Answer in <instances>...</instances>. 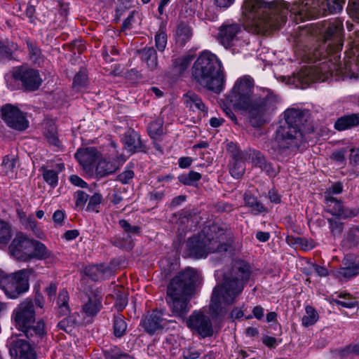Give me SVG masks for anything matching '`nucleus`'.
I'll return each instance as SVG.
<instances>
[{
  "instance_id": "nucleus-20",
  "label": "nucleus",
  "mask_w": 359,
  "mask_h": 359,
  "mask_svg": "<svg viewBox=\"0 0 359 359\" xmlns=\"http://www.w3.org/2000/svg\"><path fill=\"white\" fill-rule=\"evenodd\" d=\"M87 301L82 306V311L88 316H94L102 308V294L98 290H91L87 294Z\"/></svg>"
},
{
  "instance_id": "nucleus-51",
  "label": "nucleus",
  "mask_w": 359,
  "mask_h": 359,
  "mask_svg": "<svg viewBox=\"0 0 359 359\" xmlns=\"http://www.w3.org/2000/svg\"><path fill=\"white\" fill-rule=\"evenodd\" d=\"M331 231L334 235L340 234L343 231V224L334 219H328Z\"/></svg>"
},
{
  "instance_id": "nucleus-48",
  "label": "nucleus",
  "mask_w": 359,
  "mask_h": 359,
  "mask_svg": "<svg viewBox=\"0 0 359 359\" xmlns=\"http://www.w3.org/2000/svg\"><path fill=\"white\" fill-rule=\"evenodd\" d=\"M348 11L352 18L359 21V0H349Z\"/></svg>"
},
{
  "instance_id": "nucleus-14",
  "label": "nucleus",
  "mask_w": 359,
  "mask_h": 359,
  "mask_svg": "<svg viewBox=\"0 0 359 359\" xmlns=\"http://www.w3.org/2000/svg\"><path fill=\"white\" fill-rule=\"evenodd\" d=\"M32 246L33 240L29 239L23 233L18 232L9 245V252L16 259L27 262Z\"/></svg>"
},
{
  "instance_id": "nucleus-62",
  "label": "nucleus",
  "mask_w": 359,
  "mask_h": 359,
  "mask_svg": "<svg viewBox=\"0 0 359 359\" xmlns=\"http://www.w3.org/2000/svg\"><path fill=\"white\" fill-rule=\"evenodd\" d=\"M269 177H273L276 175V170L272 166L271 163H266L262 168Z\"/></svg>"
},
{
  "instance_id": "nucleus-53",
  "label": "nucleus",
  "mask_w": 359,
  "mask_h": 359,
  "mask_svg": "<svg viewBox=\"0 0 359 359\" xmlns=\"http://www.w3.org/2000/svg\"><path fill=\"white\" fill-rule=\"evenodd\" d=\"M14 49H15V46L14 44H12L11 47H10L8 45H5L0 41V58L11 57Z\"/></svg>"
},
{
  "instance_id": "nucleus-26",
  "label": "nucleus",
  "mask_w": 359,
  "mask_h": 359,
  "mask_svg": "<svg viewBox=\"0 0 359 359\" xmlns=\"http://www.w3.org/2000/svg\"><path fill=\"white\" fill-rule=\"evenodd\" d=\"M359 126V113L345 115L339 118L334 123L337 130H344Z\"/></svg>"
},
{
  "instance_id": "nucleus-57",
  "label": "nucleus",
  "mask_w": 359,
  "mask_h": 359,
  "mask_svg": "<svg viewBox=\"0 0 359 359\" xmlns=\"http://www.w3.org/2000/svg\"><path fill=\"white\" fill-rule=\"evenodd\" d=\"M349 156L350 163L354 165H359V148L351 149Z\"/></svg>"
},
{
  "instance_id": "nucleus-49",
  "label": "nucleus",
  "mask_w": 359,
  "mask_h": 359,
  "mask_svg": "<svg viewBox=\"0 0 359 359\" xmlns=\"http://www.w3.org/2000/svg\"><path fill=\"white\" fill-rule=\"evenodd\" d=\"M88 194L83 191H78L74 194L75 204L77 208L82 209L88 200Z\"/></svg>"
},
{
  "instance_id": "nucleus-3",
  "label": "nucleus",
  "mask_w": 359,
  "mask_h": 359,
  "mask_svg": "<svg viewBox=\"0 0 359 359\" xmlns=\"http://www.w3.org/2000/svg\"><path fill=\"white\" fill-rule=\"evenodd\" d=\"M307 111L287 109L284 112L285 123L276 130L270 149L278 158L288 157L295 153L305 142L304 128L308 122Z\"/></svg>"
},
{
  "instance_id": "nucleus-18",
  "label": "nucleus",
  "mask_w": 359,
  "mask_h": 359,
  "mask_svg": "<svg viewBox=\"0 0 359 359\" xmlns=\"http://www.w3.org/2000/svg\"><path fill=\"white\" fill-rule=\"evenodd\" d=\"M241 31V27L238 23H224L219 29L217 39L224 48H229L238 40Z\"/></svg>"
},
{
  "instance_id": "nucleus-50",
  "label": "nucleus",
  "mask_w": 359,
  "mask_h": 359,
  "mask_svg": "<svg viewBox=\"0 0 359 359\" xmlns=\"http://www.w3.org/2000/svg\"><path fill=\"white\" fill-rule=\"evenodd\" d=\"M343 191V184L341 182H337L332 184L325 192V198H326V195H329L330 196H333V194H341Z\"/></svg>"
},
{
  "instance_id": "nucleus-28",
  "label": "nucleus",
  "mask_w": 359,
  "mask_h": 359,
  "mask_svg": "<svg viewBox=\"0 0 359 359\" xmlns=\"http://www.w3.org/2000/svg\"><path fill=\"white\" fill-rule=\"evenodd\" d=\"M118 169V165L116 162L111 161L106 158L98 161L96 166L95 172L97 176L103 177L114 173Z\"/></svg>"
},
{
  "instance_id": "nucleus-30",
  "label": "nucleus",
  "mask_w": 359,
  "mask_h": 359,
  "mask_svg": "<svg viewBox=\"0 0 359 359\" xmlns=\"http://www.w3.org/2000/svg\"><path fill=\"white\" fill-rule=\"evenodd\" d=\"M236 156L251 161L254 166L259 167L261 169L266 163L264 155L260 151L255 150L243 151V154H237Z\"/></svg>"
},
{
  "instance_id": "nucleus-31",
  "label": "nucleus",
  "mask_w": 359,
  "mask_h": 359,
  "mask_svg": "<svg viewBox=\"0 0 359 359\" xmlns=\"http://www.w3.org/2000/svg\"><path fill=\"white\" fill-rule=\"evenodd\" d=\"M141 59L144 62L151 70L155 69L158 65V57L153 47H145L139 51Z\"/></svg>"
},
{
  "instance_id": "nucleus-22",
  "label": "nucleus",
  "mask_w": 359,
  "mask_h": 359,
  "mask_svg": "<svg viewBox=\"0 0 359 359\" xmlns=\"http://www.w3.org/2000/svg\"><path fill=\"white\" fill-rule=\"evenodd\" d=\"M344 266L337 273L340 277L351 278L359 274V259L354 255H347L343 260Z\"/></svg>"
},
{
  "instance_id": "nucleus-46",
  "label": "nucleus",
  "mask_w": 359,
  "mask_h": 359,
  "mask_svg": "<svg viewBox=\"0 0 359 359\" xmlns=\"http://www.w3.org/2000/svg\"><path fill=\"white\" fill-rule=\"evenodd\" d=\"M43 177L53 187L57 184V173L53 170H45L43 172Z\"/></svg>"
},
{
  "instance_id": "nucleus-58",
  "label": "nucleus",
  "mask_w": 359,
  "mask_h": 359,
  "mask_svg": "<svg viewBox=\"0 0 359 359\" xmlns=\"http://www.w3.org/2000/svg\"><path fill=\"white\" fill-rule=\"evenodd\" d=\"M69 180L71 183L75 186L80 187L82 188L87 187V183L77 175H71L69 177Z\"/></svg>"
},
{
  "instance_id": "nucleus-19",
  "label": "nucleus",
  "mask_w": 359,
  "mask_h": 359,
  "mask_svg": "<svg viewBox=\"0 0 359 359\" xmlns=\"http://www.w3.org/2000/svg\"><path fill=\"white\" fill-rule=\"evenodd\" d=\"M325 202L329 208V212L332 215L338 216L343 219L355 217L359 213L358 208L350 209L348 208H345L341 201L337 200L334 196L326 195Z\"/></svg>"
},
{
  "instance_id": "nucleus-24",
  "label": "nucleus",
  "mask_w": 359,
  "mask_h": 359,
  "mask_svg": "<svg viewBox=\"0 0 359 359\" xmlns=\"http://www.w3.org/2000/svg\"><path fill=\"white\" fill-rule=\"evenodd\" d=\"M124 147L128 151L135 153L144 150V144L141 140L140 135L134 130H128L124 134L123 138Z\"/></svg>"
},
{
  "instance_id": "nucleus-15",
  "label": "nucleus",
  "mask_w": 359,
  "mask_h": 359,
  "mask_svg": "<svg viewBox=\"0 0 359 359\" xmlns=\"http://www.w3.org/2000/svg\"><path fill=\"white\" fill-rule=\"evenodd\" d=\"M2 118L7 125L18 130H24L28 127L24 114L12 104H6L1 108Z\"/></svg>"
},
{
  "instance_id": "nucleus-38",
  "label": "nucleus",
  "mask_w": 359,
  "mask_h": 359,
  "mask_svg": "<svg viewBox=\"0 0 359 359\" xmlns=\"http://www.w3.org/2000/svg\"><path fill=\"white\" fill-rule=\"evenodd\" d=\"M245 204L252 208V212L257 215L264 210V205L257 201V198L249 193H245L244 196Z\"/></svg>"
},
{
  "instance_id": "nucleus-45",
  "label": "nucleus",
  "mask_w": 359,
  "mask_h": 359,
  "mask_svg": "<svg viewBox=\"0 0 359 359\" xmlns=\"http://www.w3.org/2000/svg\"><path fill=\"white\" fill-rule=\"evenodd\" d=\"M87 81V75L85 72L80 71L74 76L73 81V88L79 90L86 86Z\"/></svg>"
},
{
  "instance_id": "nucleus-42",
  "label": "nucleus",
  "mask_w": 359,
  "mask_h": 359,
  "mask_svg": "<svg viewBox=\"0 0 359 359\" xmlns=\"http://www.w3.org/2000/svg\"><path fill=\"white\" fill-rule=\"evenodd\" d=\"M44 135L50 144L56 147H60V140L57 137V129L54 125H50L46 129Z\"/></svg>"
},
{
  "instance_id": "nucleus-4",
  "label": "nucleus",
  "mask_w": 359,
  "mask_h": 359,
  "mask_svg": "<svg viewBox=\"0 0 359 359\" xmlns=\"http://www.w3.org/2000/svg\"><path fill=\"white\" fill-rule=\"evenodd\" d=\"M232 232L226 224L213 223L196 236L189 238L185 252L189 257L200 259L209 253L225 252L232 241Z\"/></svg>"
},
{
  "instance_id": "nucleus-13",
  "label": "nucleus",
  "mask_w": 359,
  "mask_h": 359,
  "mask_svg": "<svg viewBox=\"0 0 359 359\" xmlns=\"http://www.w3.org/2000/svg\"><path fill=\"white\" fill-rule=\"evenodd\" d=\"M187 326L199 334L202 338L212 337L214 333L212 323L210 317L203 312L194 311L187 321Z\"/></svg>"
},
{
  "instance_id": "nucleus-41",
  "label": "nucleus",
  "mask_w": 359,
  "mask_h": 359,
  "mask_svg": "<svg viewBox=\"0 0 359 359\" xmlns=\"http://www.w3.org/2000/svg\"><path fill=\"white\" fill-rule=\"evenodd\" d=\"M201 178V175L195 171H190L188 174H183L178 177L179 181L184 185H192Z\"/></svg>"
},
{
  "instance_id": "nucleus-52",
  "label": "nucleus",
  "mask_w": 359,
  "mask_h": 359,
  "mask_svg": "<svg viewBox=\"0 0 359 359\" xmlns=\"http://www.w3.org/2000/svg\"><path fill=\"white\" fill-rule=\"evenodd\" d=\"M121 227L128 233L136 234L139 232L140 228L137 226H131L126 220L121 219L119 221Z\"/></svg>"
},
{
  "instance_id": "nucleus-35",
  "label": "nucleus",
  "mask_w": 359,
  "mask_h": 359,
  "mask_svg": "<svg viewBox=\"0 0 359 359\" xmlns=\"http://www.w3.org/2000/svg\"><path fill=\"white\" fill-rule=\"evenodd\" d=\"M69 294L67 290H62L60 292L57 302L58 305L57 313L60 316H66L69 313Z\"/></svg>"
},
{
  "instance_id": "nucleus-12",
  "label": "nucleus",
  "mask_w": 359,
  "mask_h": 359,
  "mask_svg": "<svg viewBox=\"0 0 359 359\" xmlns=\"http://www.w3.org/2000/svg\"><path fill=\"white\" fill-rule=\"evenodd\" d=\"M13 76L16 81L21 83L25 90L28 91L37 90L42 82L37 70L22 66L13 71Z\"/></svg>"
},
{
  "instance_id": "nucleus-63",
  "label": "nucleus",
  "mask_w": 359,
  "mask_h": 359,
  "mask_svg": "<svg viewBox=\"0 0 359 359\" xmlns=\"http://www.w3.org/2000/svg\"><path fill=\"white\" fill-rule=\"evenodd\" d=\"M148 196L151 201H160L164 197L163 192L153 191L148 194Z\"/></svg>"
},
{
  "instance_id": "nucleus-7",
  "label": "nucleus",
  "mask_w": 359,
  "mask_h": 359,
  "mask_svg": "<svg viewBox=\"0 0 359 359\" xmlns=\"http://www.w3.org/2000/svg\"><path fill=\"white\" fill-rule=\"evenodd\" d=\"M243 23L247 29L259 34L275 25L273 16L279 8L273 2L263 0H245L243 6Z\"/></svg>"
},
{
  "instance_id": "nucleus-36",
  "label": "nucleus",
  "mask_w": 359,
  "mask_h": 359,
  "mask_svg": "<svg viewBox=\"0 0 359 359\" xmlns=\"http://www.w3.org/2000/svg\"><path fill=\"white\" fill-rule=\"evenodd\" d=\"M17 168V159L15 156H6L4 157L1 168L5 175L13 177Z\"/></svg>"
},
{
  "instance_id": "nucleus-32",
  "label": "nucleus",
  "mask_w": 359,
  "mask_h": 359,
  "mask_svg": "<svg viewBox=\"0 0 359 359\" xmlns=\"http://www.w3.org/2000/svg\"><path fill=\"white\" fill-rule=\"evenodd\" d=\"M194 59V56L190 54H185L172 60V67L173 72L176 74H182L189 66Z\"/></svg>"
},
{
  "instance_id": "nucleus-56",
  "label": "nucleus",
  "mask_w": 359,
  "mask_h": 359,
  "mask_svg": "<svg viewBox=\"0 0 359 359\" xmlns=\"http://www.w3.org/2000/svg\"><path fill=\"white\" fill-rule=\"evenodd\" d=\"M27 48L29 50V53L30 57L34 60H36L38 56L40 55V50L37 48L32 42L27 41Z\"/></svg>"
},
{
  "instance_id": "nucleus-64",
  "label": "nucleus",
  "mask_w": 359,
  "mask_h": 359,
  "mask_svg": "<svg viewBox=\"0 0 359 359\" xmlns=\"http://www.w3.org/2000/svg\"><path fill=\"white\" fill-rule=\"evenodd\" d=\"M216 208L218 211L226 212H231L233 210V206L231 204L223 202L218 203Z\"/></svg>"
},
{
  "instance_id": "nucleus-59",
  "label": "nucleus",
  "mask_w": 359,
  "mask_h": 359,
  "mask_svg": "<svg viewBox=\"0 0 359 359\" xmlns=\"http://www.w3.org/2000/svg\"><path fill=\"white\" fill-rule=\"evenodd\" d=\"M101 196L99 194L93 195L89 200L88 204V209H94L95 207L99 205L101 202Z\"/></svg>"
},
{
  "instance_id": "nucleus-39",
  "label": "nucleus",
  "mask_w": 359,
  "mask_h": 359,
  "mask_svg": "<svg viewBox=\"0 0 359 359\" xmlns=\"http://www.w3.org/2000/svg\"><path fill=\"white\" fill-rule=\"evenodd\" d=\"M148 133L149 136L154 140L161 137L163 134V121L157 119L150 123L148 126Z\"/></svg>"
},
{
  "instance_id": "nucleus-21",
  "label": "nucleus",
  "mask_w": 359,
  "mask_h": 359,
  "mask_svg": "<svg viewBox=\"0 0 359 359\" xmlns=\"http://www.w3.org/2000/svg\"><path fill=\"white\" fill-rule=\"evenodd\" d=\"M75 158L84 170L90 171L98 159V152L95 147L79 149L75 154Z\"/></svg>"
},
{
  "instance_id": "nucleus-43",
  "label": "nucleus",
  "mask_w": 359,
  "mask_h": 359,
  "mask_svg": "<svg viewBox=\"0 0 359 359\" xmlns=\"http://www.w3.org/2000/svg\"><path fill=\"white\" fill-rule=\"evenodd\" d=\"M76 325V319L73 316H67L65 318L57 324V327L67 333L72 332Z\"/></svg>"
},
{
  "instance_id": "nucleus-29",
  "label": "nucleus",
  "mask_w": 359,
  "mask_h": 359,
  "mask_svg": "<svg viewBox=\"0 0 359 359\" xmlns=\"http://www.w3.org/2000/svg\"><path fill=\"white\" fill-rule=\"evenodd\" d=\"M50 256L51 252L47 249L44 244L37 241H33V246L31 248L28 261L32 259H46Z\"/></svg>"
},
{
  "instance_id": "nucleus-25",
  "label": "nucleus",
  "mask_w": 359,
  "mask_h": 359,
  "mask_svg": "<svg viewBox=\"0 0 359 359\" xmlns=\"http://www.w3.org/2000/svg\"><path fill=\"white\" fill-rule=\"evenodd\" d=\"M233 163L229 169L231 176L236 179L241 178L245 170V162L247 161L244 158H238L237 154H243V151L236 149L231 151Z\"/></svg>"
},
{
  "instance_id": "nucleus-61",
  "label": "nucleus",
  "mask_w": 359,
  "mask_h": 359,
  "mask_svg": "<svg viewBox=\"0 0 359 359\" xmlns=\"http://www.w3.org/2000/svg\"><path fill=\"white\" fill-rule=\"evenodd\" d=\"M128 299L125 296H120L116 301L115 306L118 311H122L127 305Z\"/></svg>"
},
{
  "instance_id": "nucleus-1",
  "label": "nucleus",
  "mask_w": 359,
  "mask_h": 359,
  "mask_svg": "<svg viewBox=\"0 0 359 359\" xmlns=\"http://www.w3.org/2000/svg\"><path fill=\"white\" fill-rule=\"evenodd\" d=\"M253 87L250 77L241 78L235 83L229 99L233 106L248 111L253 127H259L266 122L267 114L273 111L278 100L269 90H263L262 94H253Z\"/></svg>"
},
{
  "instance_id": "nucleus-60",
  "label": "nucleus",
  "mask_w": 359,
  "mask_h": 359,
  "mask_svg": "<svg viewBox=\"0 0 359 359\" xmlns=\"http://www.w3.org/2000/svg\"><path fill=\"white\" fill-rule=\"evenodd\" d=\"M331 158L337 162L343 163L345 161V151L340 150L333 152Z\"/></svg>"
},
{
  "instance_id": "nucleus-54",
  "label": "nucleus",
  "mask_w": 359,
  "mask_h": 359,
  "mask_svg": "<svg viewBox=\"0 0 359 359\" xmlns=\"http://www.w3.org/2000/svg\"><path fill=\"white\" fill-rule=\"evenodd\" d=\"M134 177V172L131 170H127L121 172L117 176V180L123 184H128L129 181Z\"/></svg>"
},
{
  "instance_id": "nucleus-37",
  "label": "nucleus",
  "mask_w": 359,
  "mask_h": 359,
  "mask_svg": "<svg viewBox=\"0 0 359 359\" xmlns=\"http://www.w3.org/2000/svg\"><path fill=\"white\" fill-rule=\"evenodd\" d=\"M306 314L302 317V322L304 327H309L314 325L318 320V314L311 306H306Z\"/></svg>"
},
{
  "instance_id": "nucleus-2",
  "label": "nucleus",
  "mask_w": 359,
  "mask_h": 359,
  "mask_svg": "<svg viewBox=\"0 0 359 359\" xmlns=\"http://www.w3.org/2000/svg\"><path fill=\"white\" fill-rule=\"evenodd\" d=\"M251 268L243 260H234L231 268L224 274L222 283L215 287L210 304L213 318H222L227 313V306L231 305L241 294L250 279Z\"/></svg>"
},
{
  "instance_id": "nucleus-23",
  "label": "nucleus",
  "mask_w": 359,
  "mask_h": 359,
  "mask_svg": "<svg viewBox=\"0 0 359 359\" xmlns=\"http://www.w3.org/2000/svg\"><path fill=\"white\" fill-rule=\"evenodd\" d=\"M182 101L185 107L194 112H203L204 115L208 112L201 97L193 91L185 93Z\"/></svg>"
},
{
  "instance_id": "nucleus-44",
  "label": "nucleus",
  "mask_w": 359,
  "mask_h": 359,
  "mask_svg": "<svg viewBox=\"0 0 359 359\" xmlns=\"http://www.w3.org/2000/svg\"><path fill=\"white\" fill-rule=\"evenodd\" d=\"M155 43L156 48L159 51L162 52L165 50L167 44V34L162 28H160L155 35Z\"/></svg>"
},
{
  "instance_id": "nucleus-34",
  "label": "nucleus",
  "mask_w": 359,
  "mask_h": 359,
  "mask_svg": "<svg viewBox=\"0 0 359 359\" xmlns=\"http://www.w3.org/2000/svg\"><path fill=\"white\" fill-rule=\"evenodd\" d=\"M127 327L125 318L122 315L118 314L114 316L113 320V332L115 337L120 338L125 335Z\"/></svg>"
},
{
  "instance_id": "nucleus-5",
  "label": "nucleus",
  "mask_w": 359,
  "mask_h": 359,
  "mask_svg": "<svg viewBox=\"0 0 359 359\" xmlns=\"http://www.w3.org/2000/svg\"><path fill=\"white\" fill-rule=\"evenodd\" d=\"M222 65L217 56L210 52L202 53L191 68L193 80L201 87L219 93L224 82Z\"/></svg>"
},
{
  "instance_id": "nucleus-55",
  "label": "nucleus",
  "mask_w": 359,
  "mask_h": 359,
  "mask_svg": "<svg viewBox=\"0 0 359 359\" xmlns=\"http://www.w3.org/2000/svg\"><path fill=\"white\" fill-rule=\"evenodd\" d=\"M109 50H104L103 51V57L104 58V60L107 61V62H113L116 60V58L114 57V56H116L117 54H118V51L117 50L113 47V46H110L109 48Z\"/></svg>"
},
{
  "instance_id": "nucleus-40",
  "label": "nucleus",
  "mask_w": 359,
  "mask_h": 359,
  "mask_svg": "<svg viewBox=\"0 0 359 359\" xmlns=\"http://www.w3.org/2000/svg\"><path fill=\"white\" fill-rule=\"evenodd\" d=\"M12 236L11 228L8 223L0 220V245H6Z\"/></svg>"
},
{
  "instance_id": "nucleus-10",
  "label": "nucleus",
  "mask_w": 359,
  "mask_h": 359,
  "mask_svg": "<svg viewBox=\"0 0 359 359\" xmlns=\"http://www.w3.org/2000/svg\"><path fill=\"white\" fill-rule=\"evenodd\" d=\"M342 32L343 24L340 20L335 19L329 23L325 32L324 42L319 50L321 57L334 55V58L337 59V54L341 50L343 46Z\"/></svg>"
},
{
  "instance_id": "nucleus-11",
  "label": "nucleus",
  "mask_w": 359,
  "mask_h": 359,
  "mask_svg": "<svg viewBox=\"0 0 359 359\" xmlns=\"http://www.w3.org/2000/svg\"><path fill=\"white\" fill-rule=\"evenodd\" d=\"M33 269H24L7 276L4 281L5 294L11 299H16L29 290V277L34 274Z\"/></svg>"
},
{
  "instance_id": "nucleus-9",
  "label": "nucleus",
  "mask_w": 359,
  "mask_h": 359,
  "mask_svg": "<svg viewBox=\"0 0 359 359\" xmlns=\"http://www.w3.org/2000/svg\"><path fill=\"white\" fill-rule=\"evenodd\" d=\"M344 2V0H303L294 4L290 11L304 20L320 15L337 13L342 10Z\"/></svg>"
},
{
  "instance_id": "nucleus-16",
  "label": "nucleus",
  "mask_w": 359,
  "mask_h": 359,
  "mask_svg": "<svg viewBox=\"0 0 359 359\" xmlns=\"http://www.w3.org/2000/svg\"><path fill=\"white\" fill-rule=\"evenodd\" d=\"M166 316L163 311L155 310L142 318L141 325L148 334H154L167 325L169 320L165 318Z\"/></svg>"
},
{
  "instance_id": "nucleus-47",
  "label": "nucleus",
  "mask_w": 359,
  "mask_h": 359,
  "mask_svg": "<svg viewBox=\"0 0 359 359\" xmlns=\"http://www.w3.org/2000/svg\"><path fill=\"white\" fill-rule=\"evenodd\" d=\"M22 225L25 226V227L27 229L32 230L35 234L37 236H39L40 233V229L37 227L36 221L34 218L32 216H29L27 218H25L22 220Z\"/></svg>"
},
{
  "instance_id": "nucleus-8",
  "label": "nucleus",
  "mask_w": 359,
  "mask_h": 359,
  "mask_svg": "<svg viewBox=\"0 0 359 359\" xmlns=\"http://www.w3.org/2000/svg\"><path fill=\"white\" fill-rule=\"evenodd\" d=\"M12 318L16 327L22 331L32 343L38 344L46 334L45 325L41 320L35 325L34 302L26 299L14 309Z\"/></svg>"
},
{
  "instance_id": "nucleus-27",
  "label": "nucleus",
  "mask_w": 359,
  "mask_h": 359,
  "mask_svg": "<svg viewBox=\"0 0 359 359\" xmlns=\"http://www.w3.org/2000/svg\"><path fill=\"white\" fill-rule=\"evenodd\" d=\"M86 273L93 280L97 281L106 278L111 273L109 267L103 264L95 265L86 269Z\"/></svg>"
},
{
  "instance_id": "nucleus-33",
  "label": "nucleus",
  "mask_w": 359,
  "mask_h": 359,
  "mask_svg": "<svg viewBox=\"0 0 359 359\" xmlns=\"http://www.w3.org/2000/svg\"><path fill=\"white\" fill-rule=\"evenodd\" d=\"M192 36V31L190 27L184 23L178 24L176 29V40L178 43L184 46Z\"/></svg>"
},
{
  "instance_id": "nucleus-6",
  "label": "nucleus",
  "mask_w": 359,
  "mask_h": 359,
  "mask_svg": "<svg viewBox=\"0 0 359 359\" xmlns=\"http://www.w3.org/2000/svg\"><path fill=\"white\" fill-rule=\"evenodd\" d=\"M197 279L196 271L187 268L170 281L167 293L172 302L170 307L175 316L183 317L189 311V297L194 290Z\"/></svg>"
},
{
  "instance_id": "nucleus-17",
  "label": "nucleus",
  "mask_w": 359,
  "mask_h": 359,
  "mask_svg": "<svg viewBox=\"0 0 359 359\" xmlns=\"http://www.w3.org/2000/svg\"><path fill=\"white\" fill-rule=\"evenodd\" d=\"M30 341L28 342L22 339L13 340L11 345V354L15 359H36V353Z\"/></svg>"
}]
</instances>
